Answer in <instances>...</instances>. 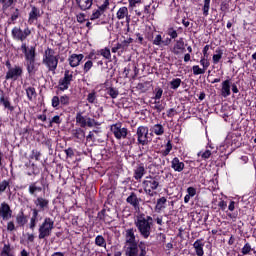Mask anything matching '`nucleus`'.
<instances>
[{"label":"nucleus","mask_w":256,"mask_h":256,"mask_svg":"<svg viewBox=\"0 0 256 256\" xmlns=\"http://www.w3.org/2000/svg\"><path fill=\"white\" fill-rule=\"evenodd\" d=\"M134 225L137 227L141 237L143 239H149L151 237V227H153V217L140 214L137 216Z\"/></svg>","instance_id":"nucleus-1"},{"label":"nucleus","mask_w":256,"mask_h":256,"mask_svg":"<svg viewBox=\"0 0 256 256\" xmlns=\"http://www.w3.org/2000/svg\"><path fill=\"white\" fill-rule=\"evenodd\" d=\"M161 176L148 175L142 182L143 191L148 197H155L157 189L161 187Z\"/></svg>","instance_id":"nucleus-2"},{"label":"nucleus","mask_w":256,"mask_h":256,"mask_svg":"<svg viewBox=\"0 0 256 256\" xmlns=\"http://www.w3.org/2000/svg\"><path fill=\"white\" fill-rule=\"evenodd\" d=\"M21 51L25 55L26 67L28 73H34L35 71V47L27 48L26 43H22Z\"/></svg>","instance_id":"nucleus-3"},{"label":"nucleus","mask_w":256,"mask_h":256,"mask_svg":"<svg viewBox=\"0 0 256 256\" xmlns=\"http://www.w3.org/2000/svg\"><path fill=\"white\" fill-rule=\"evenodd\" d=\"M147 255V243L144 241L138 244H129L125 250V256H145Z\"/></svg>","instance_id":"nucleus-4"},{"label":"nucleus","mask_w":256,"mask_h":256,"mask_svg":"<svg viewBox=\"0 0 256 256\" xmlns=\"http://www.w3.org/2000/svg\"><path fill=\"white\" fill-rule=\"evenodd\" d=\"M137 142V145H141L142 147H145L146 145H149V127L147 126H139L136 130L135 135Z\"/></svg>","instance_id":"nucleus-5"},{"label":"nucleus","mask_w":256,"mask_h":256,"mask_svg":"<svg viewBox=\"0 0 256 256\" xmlns=\"http://www.w3.org/2000/svg\"><path fill=\"white\" fill-rule=\"evenodd\" d=\"M43 63H45L50 71H55V69H57V64L59 63L57 56H55V51L48 48L45 51Z\"/></svg>","instance_id":"nucleus-6"},{"label":"nucleus","mask_w":256,"mask_h":256,"mask_svg":"<svg viewBox=\"0 0 256 256\" xmlns=\"http://www.w3.org/2000/svg\"><path fill=\"white\" fill-rule=\"evenodd\" d=\"M54 222L51 218H46L42 225L39 227L38 239H47L51 236V231H53Z\"/></svg>","instance_id":"nucleus-7"},{"label":"nucleus","mask_w":256,"mask_h":256,"mask_svg":"<svg viewBox=\"0 0 256 256\" xmlns=\"http://www.w3.org/2000/svg\"><path fill=\"white\" fill-rule=\"evenodd\" d=\"M110 131L113 133L115 139H127V135H129V129L123 128V123L117 122L116 124H112L110 127Z\"/></svg>","instance_id":"nucleus-8"},{"label":"nucleus","mask_w":256,"mask_h":256,"mask_svg":"<svg viewBox=\"0 0 256 256\" xmlns=\"http://www.w3.org/2000/svg\"><path fill=\"white\" fill-rule=\"evenodd\" d=\"M31 35V29L29 27L22 30L20 27H14L12 29V37L15 41H25Z\"/></svg>","instance_id":"nucleus-9"},{"label":"nucleus","mask_w":256,"mask_h":256,"mask_svg":"<svg viewBox=\"0 0 256 256\" xmlns=\"http://www.w3.org/2000/svg\"><path fill=\"white\" fill-rule=\"evenodd\" d=\"M142 201L143 199L137 196V193L135 192H130L129 196L126 198V203H128L130 207H133L135 211H139V209H141Z\"/></svg>","instance_id":"nucleus-10"},{"label":"nucleus","mask_w":256,"mask_h":256,"mask_svg":"<svg viewBox=\"0 0 256 256\" xmlns=\"http://www.w3.org/2000/svg\"><path fill=\"white\" fill-rule=\"evenodd\" d=\"M23 75V69L20 66H14L13 68H9L6 73V79H12V81H17L19 77Z\"/></svg>","instance_id":"nucleus-11"},{"label":"nucleus","mask_w":256,"mask_h":256,"mask_svg":"<svg viewBox=\"0 0 256 256\" xmlns=\"http://www.w3.org/2000/svg\"><path fill=\"white\" fill-rule=\"evenodd\" d=\"M13 215V211L11 207L6 202L1 203L0 205V217H2L3 221H9Z\"/></svg>","instance_id":"nucleus-12"},{"label":"nucleus","mask_w":256,"mask_h":256,"mask_svg":"<svg viewBox=\"0 0 256 256\" xmlns=\"http://www.w3.org/2000/svg\"><path fill=\"white\" fill-rule=\"evenodd\" d=\"M116 18L121 21L123 19L126 20V23L129 25L131 23V16L129 15V9L125 6H122L118 9L116 13Z\"/></svg>","instance_id":"nucleus-13"},{"label":"nucleus","mask_w":256,"mask_h":256,"mask_svg":"<svg viewBox=\"0 0 256 256\" xmlns=\"http://www.w3.org/2000/svg\"><path fill=\"white\" fill-rule=\"evenodd\" d=\"M146 173H147V170L145 169V164L139 163L134 168L133 177H134L135 181H141V179H143V177H145Z\"/></svg>","instance_id":"nucleus-14"},{"label":"nucleus","mask_w":256,"mask_h":256,"mask_svg":"<svg viewBox=\"0 0 256 256\" xmlns=\"http://www.w3.org/2000/svg\"><path fill=\"white\" fill-rule=\"evenodd\" d=\"M135 231H137L134 228H128L125 230V239H126V243L127 245H137L139 244L135 239Z\"/></svg>","instance_id":"nucleus-15"},{"label":"nucleus","mask_w":256,"mask_h":256,"mask_svg":"<svg viewBox=\"0 0 256 256\" xmlns=\"http://www.w3.org/2000/svg\"><path fill=\"white\" fill-rule=\"evenodd\" d=\"M171 169L177 173H181L185 169V163L182 162L179 157H174L171 161Z\"/></svg>","instance_id":"nucleus-16"},{"label":"nucleus","mask_w":256,"mask_h":256,"mask_svg":"<svg viewBox=\"0 0 256 256\" xmlns=\"http://www.w3.org/2000/svg\"><path fill=\"white\" fill-rule=\"evenodd\" d=\"M83 59H85L83 54H72L68 59L70 67H79Z\"/></svg>","instance_id":"nucleus-17"},{"label":"nucleus","mask_w":256,"mask_h":256,"mask_svg":"<svg viewBox=\"0 0 256 256\" xmlns=\"http://www.w3.org/2000/svg\"><path fill=\"white\" fill-rule=\"evenodd\" d=\"M203 247H205V242H203V238L197 239L193 243V248L195 249V253L197 256L205 255V250H203Z\"/></svg>","instance_id":"nucleus-18"},{"label":"nucleus","mask_w":256,"mask_h":256,"mask_svg":"<svg viewBox=\"0 0 256 256\" xmlns=\"http://www.w3.org/2000/svg\"><path fill=\"white\" fill-rule=\"evenodd\" d=\"M221 87V96L229 97L231 95V79L224 80Z\"/></svg>","instance_id":"nucleus-19"},{"label":"nucleus","mask_w":256,"mask_h":256,"mask_svg":"<svg viewBox=\"0 0 256 256\" xmlns=\"http://www.w3.org/2000/svg\"><path fill=\"white\" fill-rule=\"evenodd\" d=\"M185 51V40L183 38H179L176 40V43L173 47L174 55H179V53H183Z\"/></svg>","instance_id":"nucleus-20"},{"label":"nucleus","mask_w":256,"mask_h":256,"mask_svg":"<svg viewBox=\"0 0 256 256\" xmlns=\"http://www.w3.org/2000/svg\"><path fill=\"white\" fill-rule=\"evenodd\" d=\"M129 48L127 47V43L124 41L116 43L114 47H112L111 51L112 53H118V55H123L125 51H127Z\"/></svg>","instance_id":"nucleus-21"},{"label":"nucleus","mask_w":256,"mask_h":256,"mask_svg":"<svg viewBox=\"0 0 256 256\" xmlns=\"http://www.w3.org/2000/svg\"><path fill=\"white\" fill-rule=\"evenodd\" d=\"M66 159L69 164L75 163L77 161V150L73 148H68L65 150Z\"/></svg>","instance_id":"nucleus-22"},{"label":"nucleus","mask_w":256,"mask_h":256,"mask_svg":"<svg viewBox=\"0 0 256 256\" xmlns=\"http://www.w3.org/2000/svg\"><path fill=\"white\" fill-rule=\"evenodd\" d=\"M110 211L111 209H102L100 212H98V219L104 223H111L112 218L109 216Z\"/></svg>","instance_id":"nucleus-23"},{"label":"nucleus","mask_w":256,"mask_h":256,"mask_svg":"<svg viewBox=\"0 0 256 256\" xmlns=\"http://www.w3.org/2000/svg\"><path fill=\"white\" fill-rule=\"evenodd\" d=\"M76 3L81 11H87L90 7H93V0H76Z\"/></svg>","instance_id":"nucleus-24"},{"label":"nucleus","mask_w":256,"mask_h":256,"mask_svg":"<svg viewBox=\"0 0 256 256\" xmlns=\"http://www.w3.org/2000/svg\"><path fill=\"white\" fill-rule=\"evenodd\" d=\"M66 225L68 227H81V224L79 223V217H75L73 215H69L66 219Z\"/></svg>","instance_id":"nucleus-25"},{"label":"nucleus","mask_w":256,"mask_h":256,"mask_svg":"<svg viewBox=\"0 0 256 256\" xmlns=\"http://www.w3.org/2000/svg\"><path fill=\"white\" fill-rule=\"evenodd\" d=\"M167 198L161 197L157 199L156 206H155V211L156 213H161L163 209H165L167 206Z\"/></svg>","instance_id":"nucleus-26"},{"label":"nucleus","mask_w":256,"mask_h":256,"mask_svg":"<svg viewBox=\"0 0 256 256\" xmlns=\"http://www.w3.org/2000/svg\"><path fill=\"white\" fill-rule=\"evenodd\" d=\"M38 215H39V211H37V209H34L32 217L30 219V224H29V228L32 231H35V228L37 227V223L39 222V219L37 218Z\"/></svg>","instance_id":"nucleus-27"},{"label":"nucleus","mask_w":256,"mask_h":256,"mask_svg":"<svg viewBox=\"0 0 256 256\" xmlns=\"http://www.w3.org/2000/svg\"><path fill=\"white\" fill-rule=\"evenodd\" d=\"M187 195L184 197V203H189L191 201V197H195L197 195V188L195 187H188L187 190Z\"/></svg>","instance_id":"nucleus-28"},{"label":"nucleus","mask_w":256,"mask_h":256,"mask_svg":"<svg viewBox=\"0 0 256 256\" xmlns=\"http://www.w3.org/2000/svg\"><path fill=\"white\" fill-rule=\"evenodd\" d=\"M72 135L78 142L83 141L85 139V131L83 129L78 128L72 131Z\"/></svg>","instance_id":"nucleus-29"},{"label":"nucleus","mask_w":256,"mask_h":256,"mask_svg":"<svg viewBox=\"0 0 256 256\" xmlns=\"http://www.w3.org/2000/svg\"><path fill=\"white\" fill-rule=\"evenodd\" d=\"M0 104L5 107V109H8L9 111H14V107L11 106V102H9V98H6L5 95H1L0 97Z\"/></svg>","instance_id":"nucleus-30"},{"label":"nucleus","mask_w":256,"mask_h":256,"mask_svg":"<svg viewBox=\"0 0 256 256\" xmlns=\"http://www.w3.org/2000/svg\"><path fill=\"white\" fill-rule=\"evenodd\" d=\"M16 222L19 227H24L27 224V216L23 212L18 213L16 216Z\"/></svg>","instance_id":"nucleus-31"},{"label":"nucleus","mask_w":256,"mask_h":256,"mask_svg":"<svg viewBox=\"0 0 256 256\" xmlns=\"http://www.w3.org/2000/svg\"><path fill=\"white\" fill-rule=\"evenodd\" d=\"M216 54L212 56V61L214 65H217L223 59V50L221 48H217L215 51Z\"/></svg>","instance_id":"nucleus-32"},{"label":"nucleus","mask_w":256,"mask_h":256,"mask_svg":"<svg viewBox=\"0 0 256 256\" xmlns=\"http://www.w3.org/2000/svg\"><path fill=\"white\" fill-rule=\"evenodd\" d=\"M183 81L181 78H174L169 82L170 89H173V91H177L180 87Z\"/></svg>","instance_id":"nucleus-33"},{"label":"nucleus","mask_w":256,"mask_h":256,"mask_svg":"<svg viewBox=\"0 0 256 256\" xmlns=\"http://www.w3.org/2000/svg\"><path fill=\"white\" fill-rule=\"evenodd\" d=\"M26 95H27L28 101H33L34 99L37 98V91L35 90L34 87H28L26 88Z\"/></svg>","instance_id":"nucleus-34"},{"label":"nucleus","mask_w":256,"mask_h":256,"mask_svg":"<svg viewBox=\"0 0 256 256\" xmlns=\"http://www.w3.org/2000/svg\"><path fill=\"white\" fill-rule=\"evenodd\" d=\"M35 205L36 207H39L40 209H46V207H48L49 205V201L45 198H37L35 201Z\"/></svg>","instance_id":"nucleus-35"},{"label":"nucleus","mask_w":256,"mask_h":256,"mask_svg":"<svg viewBox=\"0 0 256 256\" xmlns=\"http://www.w3.org/2000/svg\"><path fill=\"white\" fill-rule=\"evenodd\" d=\"M94 243L97 247H107V240H105V237H103V235H97Z\"/></svg>","instance_id":"nucleus-36"},{"label":"nucleus","mask_w":256,"mask_h":256,"mask_svg":"<svg viewBox=\"0 0 256 256\" xmlns=\"http://www.w3.org/2000/svg\"><path fill=\"white\" fill-rule=\"evenodd\" d=\"M38 17H39V9L33 6L29 13V23H33V21L37 20Z\"/></svg>","instance_id":"nucleus-37"},{"label":"nucleus","mask_w":256,"mask_h":256,"mask_svg":"<svg viewBox=\"0 0 256 256\" xmlns=\"http://www.w3.org/2000/svg\"><path fill=\"white\" fill-rule=\"evenodd\" d=\"M152 133H154V135L161 136L165 133V127H163L161 124H155L152 127Z\"/></svg>","instance_id":"nucleus-38"},{"label":"nucleus","mask_w":256,"mask_h":256,"mask_svg":"<svg viewBox=\"0 0 256 256\" xmlns=\"http://www.w3.org/2000/svg\"><path fill=\"white\" fill-rule=\"evenodd\" d=\"M106 93L111 97V99H117V97H119V90L115 87H108L106 89Z\"/></svg>","instance_id":"nucleus-39"},{"label":"nucleus","mask_w":256,"mask_h":256,"mask_svg":"<svg viewBox=\"0 0 256 256\" xmlns=\"http://www.w3.org/2000/svg\"><path fill=\"white\" fill-rule=\"evenodd\" d=\"M202 7V13L204 17H209V9H211V0H204Z\"/></svg>","instance_id":"nucleus-40"},{"label":"nucleus","mask_w":256,"mask_h":256,"mask_svg":"<svg viewBox=\"0 0 256 256\" xmlns=\"http://www.w3.org/2000/svg\"><path fill=\"white\" fill-rule=\"evenodd\" d=\"M76 123H78L80 127H87V118L79 112L76 114Z\"/></svg>","instance_id":"nucleus-41"},{"label":"nucleus","mask_w":256,"mask_h":256,"mask_svg":"<svg viewBox=\"0 0 256 256\" xmlns=\"http://www.w3.org/2000/svg\"><path fill=\"white\" fill-rule=\"evenodd\" d=\"M11 187V180H3L0 182V195L2 193H5L7 189H10Z\"/></svg>","instance_id":"nucleus-42"},{"label":"nucleus","mask_w":256,"mask_h":256,"mask_svg":"<svg viewBox=\"0 0 256 256\" xmlns=\"http://www.w3.org/2000/svg\"><path fill=\"white\" fill-rule=\"evenodd\" d=\"M173 150V144L171 143V140H168L166 143L165 149L161 151L162 157H167Z\"/></svg>","instance_id":"nucleus-43"},{"label":"nucleus","mask_w":256,"mask_h":256,"mask_svg":"<svg viewBox=\"0 0 256 256\" xmlns=\"http://www.w3.org/2000/svg\"><path fill=\"white\" fill-rule=\"evenodd\" d=\"M251 251H253V248L251 247V243L246 242L244 246L241 249V255H251Z\"/></svg>","instance_id":"nucleus-44"},{"label":"nucleus","mask_w":256,"mask_h":256,"mask_svg":"<svg viewBox=\"0 0 256 256\" xmlns=\"http://www.w3.org/2000/svg\"><path fill=\"white\" fill-rule=\"evenodd\" d=\"M98 54L104 57V59L111 60V50L108 47L100 49Z\"/></svg>","instance_id":"nucleus-45"},{"label":"nucleus","mask_w":256,"mask_h":256,"mask_svg":"<svg viewBox=\"0 0 256 256\" xmlns=\"http://www.w3.org/2000/svg\"><path fill=\"white\" fill-rule=\"evenodd\" d=\"M11 251V244H4L1 251V256H15L14 254L11 253Z\"/></svg>","instance_id":"nucleus-46"},{"label":"nucleus","mask_w":256,"mask_h":256,"mask_svg":"<svg viewBox=\"0 0 256 256\" xmlns=\"http://www.w3.org/2000/svg\"><path fill=\"white\" fill-rule=\"evenodd\" d=\"M212 152L211 150H209V148H207L204 152L200 151L198 152L197 156L201 157L204 161H207V159H209V157H211Z\"/></svg>","instance_id":"nucleus-47"},{"label":"nucleus","mask_w":256,"mask_h":256,"mask_svg":"<svg viewBox=\"0 0 256 256\" xmlns=\"http://www.w3.org/2000/svg\"><path fill=\"white\" fill-rule=\"evenodd\" d=\"M71 81H73V74H69V70H65V89H69Z\"/></svg>","instance_id":"nucleus-48"},{"label":"nucleus","mask_w":256,"mask_h":256,"mask_svg":"<svg viewBox=\"0 0 256 256\" xmlns=\"http://www.w3.org/2000/svg\"><path fill=\"white\" fill-rule=\"evenodd\" d=\"M154 93H155V96L153 97V99H155V101H160L161 98L163 97V88L156 87L154 89Z\"/></svg>","instance_id":"nucleus-49"},{"label":"nucleus","mask_w":256,"mask_h":256,"mask_svg":"<svg viewBox=\"0 0 256 256\" xmlns=\"http://www.w3.org/2000/svg\"><path fill=\"white\" fill-rule=\"evenodd\" d=\"M87 101L91 104H94L95 101H97V92L95 90H93L87 95Z\"/></svg>","instance_id":"nucleus-50"},{"label":"nucleus","mask_w":256,"mask_h":256,"mask_svg":"<svg viewBox=\"0 0 256 256\" xmlns=\"http://www.w3.org/2000/svg\"><path fill=\"white\" fill-rule=\"evenodd\" d=\"M193 75H205L206 70L199 67V65H194L192 67Z\"/></svg>","instance_id":"nucleus-51"},{"label":"nucleus","mask_w":256,"mask_h":256,"mask_svg":"<svg viewBox=\"0 0 256 256\" xmlns=\"http://www.w3.org/2000/svg\"><path fill=\"white\" fill-rule=\"evenodd\" d=\"M200 65L202 66V69H204V71H207V69H209V66L211 65V62H209V58L201 57Z\"/></svg>","instance_id":"nucleus-52"},{"label":"nucleus","mask_w":256,"mask_h":256,"mask_svg":"<svg viewBox=\"0 0 256 256\" xmlns=\"http://www.w3.org/2000/svg\"><path fill=\"white\" fill-rule=\"evenodd\" d=\"M153 45H156L157 47H162L163 45V36L161 34H158L155 36V38L152 41Z\"/></svg>","instance_id":"nucleus-53"},{"label":"nucleus","mask_w":256,"mask_h":256,"mask_svg":"<svg viewBox=\"0 0 256 256\" xmlns=\"http://www.w3.org/2000/svg\"><path fill=\"white\" fill-rule=\"evenodd\" d=\"M93 68V60H87L83 66V72L88 73Z\"/></svg>","instance_id":"nucleus-54"},{"label":"nucleus","mask_w":256,"mask_h":256,"mask_svg":"<svg viewBox=\"0 0 256 256\" xmlns=\"http://www.w3.org/2000/svg\"><path fill=\"white\" fill-rule=\"evenodd\" d=\"M3 11H7L11 5H13V0H0Z\"/></svg>","instance_id":"nucleus-55"},{"label":"nucleus","mask_w":256,"mask_h":256,"mask_svg":"<svg viewBox=\"0 0 256 256\" xmlns=\"http://www.w3.org/2000/svg\"><path fill=\"white\" fill-rule=\"evenodd\" d=\"M167 35H169V37L172 39H177V37H179L177 30H175L173 27L168 28Z\"/></svg>","instance_id":"nucleus-56"},{"label":"nucleus","mask_w":256,"mask_h":256,"mask_svg":"<svg viewBox=\"0 0 256 256\" xmlns=\"http://www.w3.org/2000/svg\"><path fill=\"white\" fill-rule=\"evenodd\" d=\"M154 103H155V106H153V109L157 111V113H161V111L165 110V106H163V104H161L159 100H155Z\"/></svg>","instance_id":"nucleus-57"},{"label":"nucleus","mask_w":256,"mask_h":256,"mask_svg":"<svg viewBox=\"0 0 256 256\" xmlns=\"http://www.w3.org/2000/svg\"><path fill=\"white\" fill-rule=\"evenodd\" d=\"M103 14H104V13H102V12L100 11V9L97 8L96 10L93 11V13H92L90 19H91V21H95V19H99V17H101V15H103Z\"/></svg>","instance_id":"nucleus-58"},{"label":"nucleus","mask_w":256,"mask_h":256,"mask_svg":"<svg viewBox=\"0 0 256 256\" xmlns=\"http://www.w3.org/2000/svg\"><path fill=\"white\" fill-rule=\"evenodd\" d=\"M109 4H110V3H109V0H105V1L103 2V4L98 7V9H99L102 13H105V11H107V10L109 9Z\"/></svg>","instance_id":"nucleus-59"},{"label":"nucleus","mask_w":256,"mask_h":256,"mask_svg":"<svg viewBox=\"0 0 256 256\" xmlns=\"http://www.w3.org/2000/svg\"><path fill=\"white\" fill-rule=\"evenodd\" d=\"M97 55H99V52L96 53L95 50H92L87 56H85V59H89V61H95V59H97Z\"/></svg>","instance_id":"nucleus-60"},{"label":"nucleus","mask_w":256,"mask_h":256,"mask_svg":"<svg viewBox=\"0 0 256 256\" xmlns=\"http://www.w3.org/2000/svg\"><path fill=\"white\" fill-rule=\"evenodd\" d=\"M37 191H41V187H37V186H35V184H32L29 186V193L31 195H35V193H37Z\"/></svg>","instance_id":"nucleus-61"},{"label":"nucleus","mask_w":256,"mask_h":256,"mask_svg":"<svg viewBox=\"0 0 256 256\" xmlns=\"http://www.w3.org/2000/svg\"><path fill=\"white\" fill-rule=\"evenodd\" d=\"M143 41H145V38H143V35H141V33H136L135 43H139V45H143Z\"/></svg>","instance_id":"nucleus-62"},{"label":"nucleus","mask_w":256,"mask_h":256,"mask_svg":"<svg viewBox=\"0 0 256 256\" xmlns=\"http://www.w3.org/2000/svg\"><path fill=\"white\" fill-rule=\"evenodd\" d=\"M210 45H206L204 46L203 50H202V53H203V58H208L209 59V49H210Z\"/></svg>","instance_id":"nucleus-63"},{"label":"nucleus","mask_w":256,"mask_h":256,"mask_svg":"<svg viewBox=\"0 0 256 256\" xmlns=\"http://www.w3.org/2000/svg\"><path fill=\"white\" fill-rule=\"evenodd\" d=\"M218 207H219V209H221L222 211H225V209H227V202L224 201V200H221V201L218 203Z\"/></svg>","instance_id":"nucleus-64"}]
</instances>
